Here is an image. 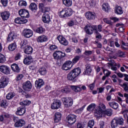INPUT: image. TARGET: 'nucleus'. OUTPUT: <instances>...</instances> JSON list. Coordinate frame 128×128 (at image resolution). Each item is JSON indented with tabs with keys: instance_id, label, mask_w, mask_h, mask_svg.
I'll return each mask as SVG.
<instances>
[{
	"instance_id": "obj_63",
	"label": "nucleus",
	"mask_w": 128,
	"mask_h": 128,
	"mask_svg": "<svg viewBox=\"0 0 128 128\" xmlns=\"http://www.w3.org/2000/svg\"><path fill=\"white\" fill-rule=\"evenodd\" d=\"M104 74L105 76L108 77V76H110V74H112V72H110L108 70H105L104 71Z\"/></svg>"
},
{
	"instance_id": "obj_64",
	"label": "nucleus",
	"mask_w": 128,
	"mask_h": 128,
	"mask_svg": "<svg viewBox=\"0 0 128 128\" xmlns=\"http://www.w3.org/2000/svg\"><path fill=\"white\" fill-rule=\"evenodd\" d=\"M84 106H83L82 107H81L80 108L76 110V112L78 114H80L82 110H84Z\"/></svg>"
},
{
	"instance_id": "obj_46",
	"label": "nucleus",
	"mask_w": 128,
	"mask_h": 128,
	"mask_svg": "<svg viewBox=\"0 0 128 128\" xmlns=\"http://www.w3.org/2000/svg\"><path fill=\"white\" fill-rule=\"evenodd\" d=\"M30 101L28 100H26L21 102H20V106H23V108L24 107V106H28L30 104Z\"/></svg>"
},
{
	"instance_id": "obj_30",
	"label": "nucleus",
	"mask_w": 128,
	"mask_h": 128,
	"mask_svg": "<svg viewBox=\"0 0 128 128\" xmlns=\"http://www.w3.org/2000/svg\"><path fill=\"white\" fill-rule=\"evenodd\" d=\"M76 76L71 71L68 74L67 78L68 80H74Z\"/></svg>"
},
{
	"instance_id": "obj_11",
	"label": "nucleus",
	"mask_w": 128,
	"mask_h": 128,
	"mask_svg": "<svg viewBox=\"0 0 128 128\" xmlns=\"http://www.w3.org/2000/svg\"><path fill=\"white\" fill-rule=\"evenodd\" d=\"M85 32L87 34H92L94 30V26L87 24L84 28Z\"/></svg>"
},
{
	"instance_id": "obj_3",
	"label": "nucleus",
	"mask_w": 128,
	"mask_h": 128,
	"mask_svg": "<svg viewBox=\"0 0 128 128\" xmlns=\"http://www.w3.org/2000/svg\"><path fill=\"white\" fill-rule=\"evenodd\" d=\"M124 118H114L111 122V126L112 128H116L118 124L122 126L124 124Z\"/></svg>"
},
{
	"instance_id": "obj_27",
	"label": "nucleus",
	"mask_w": 128,
	"mask_h": 128,
	"mask_svg": "<svg viewBox=\"0 0 128 128\" xmlns=\"http://www.w3.org/2000/svg\"><path fill=\"white\" fill-rule=\"evenodd\" d=\"M108 104L110 106L114 108V110H118V104L116 102H110Z\"/></svg>"
},
{
	"instance_id": "obj_31",
	"label": "nucleus",
	"mask_w": 128,
	"mask_h": 128,
	"mask_svg": "<svg viewBox=\"0 0 128 128\" xmlns=\"http://www.w3.org/2000/svg\"><path fill=\"white\" fill-rule=\"evenodd\" d=\"M32 58L31 56H28L24 60V64H32Z\"/></svg>"
},
{
	"instance_id": "obj_22",
	"label": "nucleus",
	"mask_w": 128,
	"mask_h": 128,
	"mask_svg": "<svg viewBox=\"0 0 128 128\" xmlns=\"http://www.w3.org/2000/svg\"><path fill=\"white\" fill-rule=\"evenodd\" d=\"M14 22L16 24H26V22H28V20L22 18H17L15 19Z\"/></svg>"
},
{
	"instance_id": "obj_5",
	"label": "nucleus",
	"mask_w": 128,
	"mask_h": 128,
	"mask_svg": "<svg viewBox=\"0 0 128 128\" xmlns=\"http://www.w3.org/2000/svg\"><path fill=\"white\" fill-rule=\"evenodd\" d=\"M8 84V78L6 76H2L0 78V88H4Z\"/></svg>"
},
{
	"instance_id": "obj_60",
	"label": "nucleus",
	"mask_w": 128,
	"mask_h": 128,
	"mask_svg": "<svg viewBox=\"0 0 128 128\" xmlns=\"http://www.w3.org/2000/svg\"><path fill=\"white\" fill-rule=\"evenodd\" d=\"M1 2L4 6H8V0H1Z\"/></svg>"
},
{
	"instance_id": "obj_58",
	"label": "nucleus",
	"mask_w": 128,
	"mask_h": 128,
	"mask_svg": "<svg viewBox=\"0 0 128 128\" xmlns=\"http://www.w3.org/2000/svg\"><path fill=\"white\" fill-rule=\"evenodd\" d=\"M22 78H24V75L22 74H20L16 76V82H18V80H22Z\"/></svg>"
},
{
	"instance_id": "obj_38",
	"label": "nucleus",
	"mask_w": 128,
	"mask_h": 128,
	"mask_svg": "<svg viewBox=\"0 0 128 128\" xmlns=\"http://www.w3.org/2000/svg\"><path fill=\"white\" fill-rule=\"evenodd\" d=\"M62 2L66 6H71L72 4V0H62Z\"/></svg>"
},
{
	"instance_id": "obj_59",
	"label": "nucleus",
	"mask_w": 128,
	"mask_h": 128,
	"mask_svg": "<svg viewBox=\"0 0 128 128\" xmlns=\"http://www.w3.org/2000/svg\"><path fill=\"white\" fill-rule=\"evenodd\" d=\"M94 32L95 34L96 38H98L99 40L102 38V34H100V32H98L96 30Z\"/></svg>"
},
{
	"instance_id": "obj_9",
	"label": "nucleus",
	"mask_w": 128,
	"mask_h": 128,
	"mask_svg": "<svg viewBox=\"0 0 128 128\" xmlns=\"http://www.w3.org/2000/svg\"><path fill=\"white\" fill-rule=\"evenodd\" d=\"M85 16L87 20H92L96 19V13L94 12H88L85 13Z\"/></svg>"
},
{
	"instance_id": "obj_6",
	"label": "nucleus",
	"mask_w": 128,
	"mask_h": 128,
	"mask_svg": "<svg viewBox=\"0 0 128 128\" xmlns=\"http://www.w3.org/2000/svg\"><path fill=\"white\" fill-rule=\"evenodd\" d=\"M34 34V32L30 29L25 28L23 30L22 32V35L24 38H32Z\"/></svg>"
},
{
	"instance_id": "obj_12",
	"label": "nucleus",
	"mask_w": 128,
	"mask_h": 128,
	"mask_svg": "<svg viewBox=\"0 0 128 128\" xmlns=\"http://www.w3.org/2000/svg\"><path fill=\"white\" fill-rule=\"evenodd\" d=\"M72 67V64L71 61H66L64 62L62 66V70H70Z\"/></svg>"
},
{
	"instance_id": "obj_45",
	"label": "nucleus",
	"mask_w": 128,
	"mask_h": 128,
	"mask_svg": "<svg viewBox=\"0 0 128 128\" xmlns=\"http://www.w3.org/2000/svg\"><path fill=\"white\" fill-rule=\"evenodd\" d=\"M96 104L92 103L88 106L87 110H88V112H92V110H94V108H96Z\"/></svg>"
},
{
	"instance_id": "obj_1",
	"label": "nucleus",
	"mask_w": 128,
	"mask_h": 128,
	"mask_svg": "<svg viewBox=\"0 0 128 128\" xmlns=\"http://www.w3.org/2000/svg\"><path fill=\"white\" fill-rule=\"evenodd\" d=\"M106 105L102 103H100L98 107L96 109L94 112V116L100 120V118H102V114L104 112V110H106Z\"/></svg>"
},
{
	"instance_id": "obj_62",
	"label": "nucleus",
	"mask_w": 128,
	"mask_h": 128,
	"mask_svg": "<svg viewBox=\"0 0 128 128\" xmlns=\"http://www.w3.org/2000/svg\"><path fill=\"white\" fill-rule=\"evenodd\" d=\"M72 35L73 36L72 38V42H74V44H76V42H78V40L76 39V35L74 34Z\"/></svg>"
},
{
	"instance_id": "obj_28",
	"label": "nucleus",
	"mask_w": 128,
	"mask_h": 128,
	"mask_svg": "<svg viewBox=\"0 0 128 128\" xmlns=\"http://www.w3.org/2000/svg\"><path fill=\"white\" fill-rule=\"evenodd\" d=\"M54 116V121L55 122H58L62 120V114L60 112H56Z\"/></svg>"
},
{
	"instance_id": "obj_2",
	"label": "nucleus",
	"mask_w": 128,
	"mask_h": 128,
	"mask_svg": "<svg viewBox=\"0 0 128 128\" xmlns=\"http://www.w3.org/2000/svg\"><path fill=\"white\" fill-rule=\"evenodd\" d=\"M72 14V10L70 8H65L60 12L59 16L60 18H68Z\"/></svg>"
},
{
	"instance_id": "obj_52",
	"label": "nucleus",
	"mask_w": 128,
	"mask_h": 128,
	"mask_svg": "<svg viewBox=\"0 0 128 128\" xmlns=\"http://www.w3.org/2000/svg\"><path fill=\"white\" fill-rule=\"evenodd\" d=\"M122 46L121 48H122V50H128V48L124 47V46H128V44L125 43L124 41L122 42Z\"/></svg>"
},
{
	"instance_id": "obj_40",
	"label": "nucleus",
	"mask_w": 128,
	"mask_h": 128,
	"mask_svg": "<svg viewBox=\"0 0 128 128\" xmlns=\"http://www.w3.org/2000/svg\"><path fill=\"white\" fill-rule=\"evenodd\" d=\"M102 30V26L100 24L96 27V26H94V32L96 30L97 32H100Z\"/></svg>"
},
{
	"instance_id": "obj_53",
	"label": "nucleus",
	"mask_w": 128,
	"mask_h": 128,
	"mask_svg": "<svg viewBox=\"0 0 128 128\" xmlns=\"http://www.w3.org/2000/svg\"><path fill=\"white\" fill-rule=\"evenodd\" d=\"M76 22H78L77 21V20H70V21H69L68 23V25L69 26H72L74 25V23Z\"/></svg>"
},
{
	"instance_id": "obj_29",
	"label": "nucleus",
	"mask_w": 128,
	"mask_h": 128,
	"mask_svg": "<svg viewBox=\"0 0 128 128\" xmlns=\"http://www.w3.org/2000/svg\"><path fill=\"white\" fill-rule=\"evenodd\" d=\"M70 88L74 92H82V88H80V85L79 86H72Z\"/></svg>"
},
{
	"instance_id": "obj_13",
	"label": "nucleus",
	"mask_w": 128,
	"mask_h": 128,
	"mask_svg": "<svg viewBox=\"0 0 128 128\" xmlns=\"http://www.w3.org/2000/svg\"><path fill=\"white\" fill-rule=\"evenodd\" d=\"M67 120L69 124H74L76 122V115H69L67 117Z\"/></svg>"
},
{
	"instance_id": "obj_41",
	"label": "nucleus",
	"mask_w": 128,
	"mask_h": 128,
	"mask_svg": "<svg viewBox=\"0 0 128 128\" xmlns=\"http://www.w3.org/2000/svg\"><path fill=\"white\" fill-rule=\"evenodd\" d=\"M39 72L42 76H46V67H42L39 69Z\"/></svg>"
},
{
	"instance_id": "obj_19",
	"label": "nucleus",
	"mask_w": 128,
	"mask_h": 128,
	"mask_svg": "<svg viewBox=\"0 0 128 128\" xmlns=\"http://www.w3.org/2000/svg\"><path fill=\"white\" fill-rule=\"evenodd\" d=\"M26 112V108L20 106L18 108L16 114L17 116H24Z\"/></svg>"
},
{
	"instance_id": "obj_32",
	"label": "nucleus",
	"mask_w": 128,
	"mask_h": 128,
	"mask_svg": "<svg viewBox=\"0 0 128 128\" xmlns=\"http://www.w3.org/2000/svg\"><path fill=\"white\" fill-rule=\"evenodd\" d=\"M35 32L37 34H42L46 32V29L42 28V26H40L36 28Z\"/></svg>"
},
{
	"instance_id": "obj_49",
	"label": "nucleus",
	"mask_w": 128,
	"mask_h": 128,
	"mask_svg": "<svg viewBox=\"0 0 128 128\" xmlns=\"http://www.w3.org/2000/svg\"><path fill=\"white\" fill-rule=\"evenodd\" d=\"M116 56H118L119 58H124V53L123 52H122L121 50H118L116 53Z\"/></svg>"
},
{
	"instance_id": "obj_36",
	"label": "nucleus",
	"mask_w": 128,
	"mask_h": 128,
	"mask_svg": "<svg viewBox=\"0 0 128 128\" xmlns=\"http://www.w3.org/2000/svg\"><path fill=\"white\" fill-rule=\"evenodd\" d=\"M72 72L76 76H80V68H77L73 69Z\"/></svg>"
},
{
	"instance_id": "obj_7",
	"label": "nucleus",
	"mask_w": 128,
	"mask_h": 128,
	"mask_svg": "<svg viewBox=\"0 0 128 128\" xmlns=\"http://www.w3.org/2000/svg\"><path fill=\"white\" fill-rule=\"evenodd\" d=\"M54 57L55 60H62V58L66 57V53L60 50L56 51L54 53Z\"/></svg>"
},
{
	"instance_id": "obj_25",
	"label": "nucleus",
	"mask_w": 128,
	"mask_h": 128,
	"mask_svg": "<svg viewBox=\"0 0 128 128\" xmlns=\"http://www.w3.org/2000/svg\"><path fill=\"white\" fill-rule=\"evenodd\" d=\"M15 38H16V34L14 33L10 32L8 34L7 41L8 42H10L12 40H14Z\"/></svg>"
},
{
	"instance_id": "obj_35",
	"label": "nucleus",
	"mask_w": 128,
	"mask_h": 128,
	"mask_svg": "<svg viewBox=\"0 0 128 128\" xmlns=\"http://www.w3.org/2000/svg\"><path fill=\"white\" fill-rule=\"evenodd\" d=\"M115 14H122L124 12L122 11V7L120 6H116L115 8Z\"/></svg>"
},
{
	"instance_id": "obj_8",
	"label": "nucleus",
	"mask_w": 128,
	"mask_h": 128,
	"mask_svg": "<svg viewBox=\"0 0 128 128\" xmlns=\"http://www.w3.org/2000/svg\"><path fill=\"white\" fill-rule=\"evenodd\" d=\"M0 72L4 74H10V67L6 65H2L0 66Z\"/></svg>"
},
{
	"instance_id": "obj_56",
	"label": "nucleus",
	"mask_w": 128,
	"mask_h": 128,
	"mask_svg": "<svg viewBox=\"0 0 128 128\" xmlns=\"http://www.w3.org/2000/svg\"><path fill=\"white\" fill-rule=\"evenodd\" d=\"M80 56H76L72 60V62L73 64H76L78 60H80Z\"/></svg>"
},
{
	"instance_id": "obj_37",
	"label": "nucleus",
	"mask_w": 128,
	"mask_h": 128,
	"mask_svg": "<svg viewBox=\"0 0 128 128\" xmlns=\"http://www.w3.org/2000/svg\"><path fill=\"white\" fill-rule=\"evenodd\" d=\"M16 48V43H12L8 46V49L10 52H14Z\"/></svg>"
},
{
	"instance_id": "obj_47",
	"label": "nucleus",
	"mask_w": 128,
	"mask_h": 128,
	"mask_svg": "<svg viewBox=\"0 0 128 128\" xmlns=\"http://www.w3.org/2000/svg\"><path fill=\"white\" fill-rule=\"evenodd\" d=\"M120 86L122 88L125 92H128V82L124 83L123 84H120Z\"/></svg>"
},
{
	"instance_id": "obj_26",
	"label": "nucleus",
	"mask_w": 128,
	"mask_h": 128,
	"mask_svg": "<svg viewBox=\"0 0 128 128\" xmlns=\"http://www.w3.org/2000/svg\"><path fill=\"white\" fill-rule=\"evenodd\" d=\"M26 124L24 120L20 119L18 122H15L14 126L16 128H20V126H24Z\"/></svg>"
},
{
	"instance_id": "obj_48",
	"label": "nucleus",
	"mask_w": 128,
	"mask_h": 128,
	"mask_svg": "<svg viewBox=\"0 0 128 128\" xmlns=\"http://www.w3.org/2000/svg\"><path fill=\"white\" fill-rule=\"evenodd\" d=\"M8 102L6 100H2L1 101L0 106L2 108H6V106H8Z\"/></svg>"
},
{
	"instance_id": "obj_24",
	"label": "nucleus",
	"mask_w": 128,
	"mask_h": 128,
	"mask_svg": "<svg viewBox=\"0 0 128 128\" xmlns=\"http://www.w3.org/2000/svg\"><path fill=\"white\" fill-rule=\"evenodd\" d=\"M48 40V36L46 35H41L39 36L37 39V42H47Z\"/></svg>"
},
{
	"instance_id": "obj_14",
	"label": "nucleus",
	"mask_w": 128,
	"mask_h": 128,
	"mask_svg": "<svg viewBox=\"0 0 128 128\" xmlns=\"http://www.w3.org/2000/svg\"><path fill=\"white\" fill-rule=\"evenodd\" d=\"M22 88L24 90L29 92V90H32V83L28 80L23 84Z\"/></svg>"
},
{
	"instance_id": "obj_15",
	"label": "nucleus",
	"mask_w": 128,
	"mask_h": 128,
	"mask_svg": "<svg viewBox=\"0 0 128 128\" xmlns=\"http://www.w3.org/2000/svg\"><path fill=\"white\" fill-rule=\"evenodd\" d=\"M0 16L3 20H8L10 16V13L8 11H4L0 14Z\"/></svg>"
},
{
	"instance_id": "obj_18",
	"label": "nucleus",
	"mask_w": 128,
	"mask_h": 128,
	"mask_svg": "<svg viewBox=\"0 0 128 128\" xmlns=\"http://www.w3.org/2000/svg\"><path fill=\"white\" fill-rule=\"evenodd\" d=\"M86 70L83 72V74L88 75L90 74V72H92V65L90 64H87L85 66Z\"/></svg>"
},
{
	"instance_id": "obj_34",
	"label": "nucleus",
	"mask_w": 128,
	"mask_h": 128,
	"mask_svg": "<svg viewBox=\"0 0 128 128\" xmlns=\"http://www.w3.org/2000/svg\"><path fill=\"white\" fill-rule=\"evenodd\" d=\"M24 52L27 54H30L32 53V48L30 46H28L24 49Z\"/></svg>"
},
{
	"instance_id": "obj_10",
	"label": "nucleus",
	"mask_w": 128,
	"mask_h": 128,
	"mask_svg": "<svg viewBox=\"0 0 128 128\" xmlns=\"http://www.w3.org/2000/svg\"><path fill=\"white\" fill-rule=\"evenodd\" d=\"M60 106H62V103L60 102V100H56L54 101L51 106V108L52 110H58L60 108Z\"/></svg>"
},
{
	"instance_id": "obj_44",
	"label": "nucleus",
	"mask_w": 128,
	"mask_h": 128,
	"mask_svg": "<svg viewBox=\"0 0 128 128\" xmlns=\"http://www.w3.org/2000/svg\"><path fill=\"white\" fill-rule=\"evenodd\" d=\"M15 96L16 93L14 92H10L6 95V98L7 100H12Z\"/></svg>"
},
{
	"instance_id": "obj_20",
	"label": "nucleus",
	"mask_w": 128,
	"mask_h": 128,
	"mask_svg": "<svg viewBox=\"0 0 128 128\" xmlns=\"http://www.w3.org/2000/svg\"><path fill=\"white\" fill-rule=\"evenodd\" d=\"M39 9L42 12H50V8L44 6V4L42 3L39 4Z\"/></svg>"
},
{
	"instance_id": "obj_54",
	"label": "nucleus",
	"mask_w": 128,
	"mask_h": 128,
	"mask_svg": "<svg viewBox=\"0 0 128 128\" xmlns=\"http://www.w3.org/2000/svg\"><path fill=\"white\" fill-rule=\"evenodd\" d=\"M4 62H6V57L0 53V63Z\"/></svg>"
},
{
	"instance_id": "obj_50",
	"label": "nucleus",
	"mask_w": 128,
	"mask_h": 128,
	"mask_svg": "<svg viewBox=\"0 0 128 128\" xmlns=\"http://www.w3.org/2000/svg\"><path fill=\"white\" fill-rule=\"evenodd\" d=\"M105 114H106L108 116H110L112 114V110L110 108L107 109L105 110Z\"/></svg>"
},
{
	"instance_id": "obj_17",
	"label": "nucleus",
	"mask_w": 128,
	"mask_h": 128,
	"mask_svg": "<svg viewBox=\"0 0 128 128\" xmlns=\"http://www.w3.org/2000/svg\"><path fill=\"white\" fill-rule=\"evenodd\" d=\"M57 38L61 44L63 46H68V42L64 37L60 35L57 37Z\"/></svg>"
},
{
	"instance_id": "obj_42",
	"label": "nucleus",
	"mask_w": 128,
	"mask_h": 128,
	"mask_svg": "<svg viewBox=\"0 0 128 128\" xmlns=\"http://www.w3.org/2000/svg\"><path fill=\"white\" fill-rule=\"evenodd\" d=\"M102 10H104V12H108V10H110V6H108V4L106 3H104L102 5Z\"/></svg>"
},
{
	"instance_id": "obj_21",
	"label": "nucleus",
	"mask_w": 128,
	"mask_h": 128,
	"mask_svg": "<svg viewBox=\"0 0 128 128\" xmlns=\"http://www.w3.org/2000/svg\"><path fill=\"white\" fill-rule=\"evenodd\" d=\"M42 20L45 24H48L50 22V16L48 14H44L42 16Z\"/></svg>"
},
{
	"instance_id": "obj_61",
	"label": "nucleus",
	"mask_w": 128,
	"mask_h": 128,
	"mask_svg": "<svg viewBox=\"0 0 128 128\" xmlns=\"http://www.w3.org/2000/svg\"><path fill=\"white\" fill-rule=\"evenodd\" d=\"M122 114L124 116V118H126L128 116V110L126 109L124 110L122 112Z\"/></svg>"
},
{
	"instance_id": "obj_55",
	"label": "nucleus",
	"mask_w": 128,
	"mask_h": 128,
	"mask_svg": "<svg viewBox=\"0 0 128 128\" xmlns=\"http://www.w3.org/2000/svg\"><path fill=\"white\" fill-rule=\"evenodd\" d=\"M94 126V120H90L88 124V126L90 128H92Z\"/></svg>"
},
{
	"instance_id": "obj_51",
	"label": "nucleus",
	"mask_w": 128,
	"mask_h": 128,
	"mask_svg": "<svg viewBox=\"0 0 128 128\" xmlns=\"http://www.w3.org/2000/svg\"><path fill=\"white\" fill-rule=\"evenodd\" d=\"M18 4L19 6H26L28 4L26 3V2L24 0H20Z\"/></svg>"
},
{
	"instance_id": "obj_4",
	"label": "nucleus",
	"mask_w": 128,
	"mask_h": 128,
	"mask_svg": "<svg viewBox=\"0 0 128 128\" xmlns=\"http://www.w3.org/2000/svg\"><path fill=\"white\" fill-rule=\"evenodd\" d=\"M62 100L64 105V107L66 108H68L72 106L73 102L72 98H62Z\"/></svg>"
},
{
	"instance_id": "obj_39",
	"label": "nucleus",
	"mask_w": 128,
	"mask_h": 128,
	"mask_svg": "<svg viewBox=\"0 0 128 128\" xmlns=\"http://www.w3.org/2000/svg\"><path fill=\"white\" fill-rule=\"evenodd\" d=\"M30 9L34 12V10H38V6L35 3H31L29 6Z\"/></svg>"
},
{
	"instance_id": "obj_33",
	"label": "nucleus",
	"mask_w": 128,
	"mask_h": 128,
	"mask_svg": "<svg viewBox=\"0 0 128 128\" xmlns=\"http://www.w3.org/2000/svg\"><path fill=\"white\" fill-rule=\"evenodd\" d=\"M11 68L14 72H20V67H18V65L16 64L12 65Z\"/></svg>"
},
{
	"instance_id": "obj_16",
	"label": "nucleus",
	"mask_w": 128,
	"mask_h": 128,
	"mask_svg": "<svg viewBox=\"0 0 128 128\" xmlns=\"http://www.w3.org/2000/svg\"><path fill=\"white\" fill-rule=\"evenodd\" d=\"M18 14L22 18H28L30 17V16H29L30 13L28 12V11L26 9L20 10L19 11Z\"/></svg>"
},
{
	"instance_id": "obj_57",
	"label": "nucleus",
	"mask_w": 128,
	"mask_h": 128,
	"mask_svg": "<svg viewBox=\"0 0 128 128\" xmlns=\"http://www.w3.org/2000/svg\"><path fill=\"white\" fill-rule=\"evenodd\" d=\"M92 52H94V51L92 50H86L84 52V54L85 56H90V54H92Z\"/></svg>"
},
{
	"instance_id": "obj_43",
	"label": "nucleus",
	"mask_w": 128,
	"mask_h": 128,
	"mask_svg": "<svg viewBox=\"0 0 128 128\" xmlns=\"http://www.w3.org/2000/svg\"><path fill=\"white\" fill-rule=\"evenodd\" d=\"M20 46V48H22V50H24L25 48L28 46V41L24 40L22 42H21Z\"/></svg>"
},
{
	"instance_id": "obj_23",
	"label": "nucleus",
	"mask_w": 128,
	"mask_h": 128,
	"mask_svg": "<svg viewBox=\"0 0 128 128\" xmlns=\"http://www.w3.org/2000/svg\"><path fill=\"white\" fill-rule=\"evenodd\" d=\"M44 84V80L42 79H39L38 80H36L35 82V86L37 88H40Z\"/></svg>"
}]
</instances>
